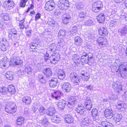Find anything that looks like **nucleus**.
<instances>
[{"label":"nucleus","mask_w":127,"mask_h":127,"mask_svg":"<svg viewBox=\"0 0 127 127\" xmlns=\"http://www.w3.org/2000/svg\"><path fill=\"white\" fill-rule=\"evenodd\" d=\"M111 69L116 74L118 73V76H121L122 78L125 79L127 77V62H122L119 66L113 65Z\"/></svg>","instance_id":"obj_1"},{"label":"nucleus","mask_w":127,"mask_h":127,"mask_svg":"<svg viewBox=\"0 0 127 127\" xmlns=\"http://www.w3.org/2000/svg\"><path fill=\"white\" fill-rule=\"evenodd\" d=\"M17 110V107L15 104L11 101L7 102L5 107V110L9 113H15Z\"/></svg>","instance_id":"obj_2"},{"label":"nucleus","mask_w":127,"mask_h":127,"mask_svg":"<svg viewBox=\"0 0 127 127\" xmlns=\"http://www.w3.org/2000/svg\"><path fill=\"white\" fill-rule=\"evenodd\" d=\"M60 59V55L58 53H54L50 57V63L54 64L57 63Z\"/></svg>","instance_id":"obj_3"},{"label":"nucleus","mask_w":127,"mask_h":127,"mask_svg":"<svg viewBox=\"0 0 127 127\" xmlns=\"http://www.w3.org/2000/svg\"><path fill=\"white\" fill-rule=\"evenodd\" d=\"M56 5L53 0H51L45 3V9L48 11H51L55 7Z\"/></svg>","instance_id":"obj_4"},{"label":"nucleus","mask_w":127,"mask_h":127,"mask_svg":"<svg viewBox=\"0 0 127 127\" xmlns=\"http://www.w3.org/2000/svg\"><path fill=\"white\" fill-rule=\"evenodd\" d=\"M23 61L19 57H14L11 58L10 61V64L12 65H16L22 64Z\"/></svg>","instance_id":"obj_5"},{"label":"nucleus","mask_w":127,"mask_h":127,"mask_svg":"<svg viewBox=\"0 0 127 127\" xmlns=\"http://www.w3.org/2000/svg\"><path fill=\"white\" fill-rule=\"evenodd\" d=\"M70 77L72 82L76 85L80 82V78L78 75L75 72L71 73L70 74Z\"/></svg>","instance_id":"obj_6"},{"label":"nucleus","mask_w":127,"mask_h":127,"mask_svg":"<svg viewBox=\"0 0 127 127\" xmlns=\"http://www.w3.org/2000/svg\"><path fill=\"white\" fill-rule=\"evenodd\" d=\"M15 5L13 1L12 0H6L3 3L4 6L6 9L11 10L12 9Z\"/></svg>","instance_id":"obj_7"},{"label":"nucleus","mask_w":127,"mask_h":127,"mask_svg":"<svg viewBox=\"0 0 127 127\" xmlns=\"http://www.w3.org/2000/svg\"><path fill=\"white\" fill-rule=\"evenodd\" d=\"M99 116V114L96 108L93 109L92 111V116L94 121L98 122L100 120Z\"/></svg>","instance_id":"obj_8"},{"label":"nucleus","mask_w":127,"mask_h":127,"mask_svg":"<svg viewBox=\"0 0 127 127\" xmlns=\"http://www.w3.org/2000/svg\"><path fill=\"white\" fill-rule=\"evenodd\" d=\"M78 103L77 97L73 96L70 97L68 104V106L69 108H71L74 105Z\"/></svg>","instance_id":"obj_9"},{"label":"nucleus","mask_w":127,"mask_h":127,"mask_svg":"<svg viewBox=\"0 0 127 127\" xmlns=\"http://www.w3.org/2000/svg\"><path fill=\"white\" fill-rule=\"evenodd\" d=\"M91 122L89 118H85L83 120L81 126L82 127H89V125L91 124Z\"/></svg>","instance_id":"obj_10"},{"label":"nucleus","mask_w":127,"mask_h":127,"mask_svg":"<svg viewBox=\"0 0 127 127\" xmlns=\"http://www.w3.org/2000/svg\"><path fill=\"white\" fill-rule=\"evenodd\" d=\"M71 16L68 13H65L62 16V21L64 24H67L70 21Z\"/></svg>","instance_id":"obj_11"},{"label":"nucleus","mask_w":127,"mask_h":127,"mask_svg":"<svg viewBox=\"0 0 127 127\" xmlns=\"http://www.w3.org/2000/svg\"><path fill=\"white\" fill-rule=\"evenodd\" d=\"M104 115L107 119H111L114 115L113 111L109 109H106L104 111Z\"/></svg>","instance_id":"obj_12"},{"label":"nucleus","mask_w":127,"mask_h":127,"mask_svg":"<svg viewBox=\"0 0 127 127\" xmlns=\"http://www.w3.org/2000/svg\"><path fill=\"white\" fill-rule=\"evenodd\" d=\"M76 110L78 113L80 114H85L86 112L85 108L82 105L79 104Z\"/></svg>","instance_id":"obj_13"},{"label":"nucleus","mask_w":127,"mask_h":127,"mask_svg":"<svg viewBox=\"0 0 127 127\" xmlns=\"http://www.w3.org/2000/svg\"><path fill=\"white\" fill-rule=\"evenodd\" d=\"M97 41L99 43V44L103 46H106L107 44V42L106 39L103 37H100L97 39Z\"/></svg>","instance_id":"obj_14"},{"label":"nucleus","mask_w":127,"mask_h":127,"mask_svg":"<svg viewBox=\"0 0 127 127\" xmlns=\"http://www.w3.org/2000/svg\"><path fill=\"white\" fill-rule=\"evenodd\" d=\"M71 86L68 83H64L62 85V88L64 91L69 92L71 89Z\"/></svg>","instance_id":"obj_15"},{"label":"nucleus","mask_w":127,"mask_h":127,"mask_svg":"<svg viewBox=\"0 0 127 127\" xmlns=\"http://www.w3.org/2000/svg\"><path fill=\"white\" fill-rule=\"evenodd\" d=\"M58 79L57 78H53L52 79L49 81V84L51 87L56 88L57 86Z\"/></svg>","instance_id":"obj_16"},{"label":"nucleus","mask_w":127,"mask_h":127,"mask_svg":"<svg viewBox=\"0 0 127 127\" xmlns=\"http://www.w3.org/2000/svg\"><path fill=\"white\" fill-rule=\"evenodd\" d=\"M55 112V109L54 105H51L46 112L47 115L50 116H52Z\"/></svg>","instance_id":"obj_17"},{"label":"nucleus","mask_w":127,"mask_h":127,"mask_svg":"<svg viewBox=\"0 0 127 127\" xmlns=\"http://www.w3.org/2000/svg\"><path fill=\"white\" fill-rule=\"evenodd\" d=\"M66 104V101L62 99L60 100L57 104L60 110H63Z\"/></svg>","instance_id":"obj_18"},{"label":"nucleus","mask_w":127,"mask_h":127,"mask_svg":"<svg viewBox=\"0 0 127 127\" xmlns=\"http://www.w3.org/2000/svg\"><path fill=\"white\" fill-rule=\"evenodd\" d=\"M99 34L101 36H106L108 34V32L107 30L103 27H100L98 30Z\"/></svg>","instance_id":"obj_19"},{"label":"nucleus","mask_w":127,"mask_h":127,"mask_svg":"<svg viewBox=\"0 0 127 127\" xmlns=\"http://www.w3.org/2000/svg\"><path fill=\"white\" fill-rule=\"evenodd\" d=\"M112 87L115 90V91L117 92L120 93L122 90V86L117 84V83H114Z\"/></svg>","instance_id":"obj_20"},{"label":"nucleus","mask_w":127,"mask_h":127,"mask_svg":"<svg viewBox=\"0 0 127 127\" xmlns=\"http://www.w3.org/2000/svg\"><path fill=\"white\" fill-rule=\"evenodd\" d=\"M8 59L6 57L3 58L0 61V66L1 68H3L5 67L7 64Z\"/></svg>","instance_id":"obj_21"},{"label":"nucleus","mask_w":127,"mask_h":127,"mask_svg":"<svg viewBox=\"0 0 127 127\" xmlns=\"http://www.w3.org/2000/svg\"><path fill=\"white\" fill-rule=\"evenodd\" d=\"M63 95L59 91H56L52 94V96L56 99H59L60 97Z\"/></svg>","instance_id":"obj_22"},{"label":"nucleus","mask_w":127,"mask_h":127,"mask_svg":"<svg viewBox=\"0 0 127 127\" xmlns=\"http://www.w3.org/2000/svg\"><path fill=\"white\" fill-rule=\"evenodd\" d=\"M116 107L119 109L123 108L126 109L127 108L126 104L123 103V101L120 100L118 101L116 104Z\"/></svg>","instance_id":"obj_23"},{"label":"nucleus","mask_w":127,"mask_h":127,"mask_svg":"<svg viewBox=\"0 0 127 127\" xmlns=\"http://www.w3.org/2000/svg\"><path fill=\"white\" fill-rule=\"evenodd\" d=\"M57 75L58 78L61 80L64 79L65 76L64 71L62 69L59 70Z\"/></svg>","instance_id":"obj_24"},{"label":"nucleus","mask_w":127,"mask_h":127,"mask_svg":"<svg viewBox=\"0 0 127 127\" xmlns=\"http://www.w3.org/2000/svg\"><path fill=\"white\" fill-rule=\"evenodd\" d=\"M98 22L100 23H103L105 20V16L103 14L101 13L97 17Z\"/></svg>","instance_id":"obj_25"},{"label":"nucleus","mask_w":127,"mask_h":127,"mask_svg":"<svg viewBox=\"0 0 127 127\" xmlns=\"http://www.w3.org/2000/svg\"><path fill=\"white\" fill-rule=\"evenodd\" d=\"M89 59L88 57L87 56V54L85 53H84L83 55L81 56L80 60L82 63L85 64L88 63Z\"/></svg>","instance_id":"obj_26"},{"label":"nucleus","mask_w":127,"mask_h":127,"mask_svg":"<svg viewBox=\"0 0 127 127\" xmlns=\"http://www.w3.org/2000/svg\"><path fill=\"white\" fill-rule=\"evenodd\" d=\"M74 40L75 44L78 46H80L83 43L82 39L79 36L76 37L75 38Z\"/></svg>","instance_id":"obj_27"},{"label":"nucleus","mask_w":127,"mask_h":127,"mask_svg":"<svg viewBox=\"0 0 127 127\" xmlns=\"http://www.w3.org/2000/svg\"><path fill=\"white\" fill-rule=\"evenodd\" d=\"M65 122L68 124L71 123L73 121V118L70 114L67 115L65 116Z\"/></svg>","instance_id":"obj_28"},{"label":"nucleus","mask_w":127,"mask_h":127,"mask_svg":"<svg viewBox=\"0 0 127 127\" xmlns=\"http://www.w3.org/2000/svg\"><path fill=\"white\" fill-rule=\"evenodd\" d=\"M22 100L23 102L26 105L29 104L31 102V98L29 96H26L23 97Z\"/></svg>","instance_id":"obj_29"},{"label":"nucleus","mask_w":127,"mask_h":127,"mask_svg":"<svg viewBox=\"0 0 127 127\" xmlns=\"http://www.w3.org/2000/svg\"><path fill=\"white\" fill-rule=\"evenodd\" d=\"M43 73L48 78L50 77L52 74V71L49 68L44 69L43 71Z\"/></svg>","instance_id":"obj_30"},{"label":"nucleus","mask_w":127,"mask_h":127,"mask_svg":"<svg viewBox=\"0 0 127 127\" xmlns=\"http://www.w3.org/2000/svg\"><path fill=\"white\" fill-rule=\"evenodd\" d=\"M118 32L120 33L122 35H124L127 33V25H125L123 28H120L118 30Z\"/></svg>","instance_id":"obj_31"},{"label":"nucleus","mask_w":127,"mask_h":127,"mask_svg":"<svg viewBox=\"0 0 127 127\" xmlns=\"http://www.w3.org/2000/svg\"><path fill=\"white\" fill-rule=\"evenodd\" d=\"M38 80L40 82L43 84H45L46 82V80L43 74H39L38 77Z\"/></svg>","instance_id":"obj_32"},{"label":"nucleus","mask_w":127,"mask_h":127,"mask_svg":"<svg viewBox=\"0 0 127 127\" xmlns=\"http://www.w3.org/2000/svg\"><path fill=\"white\" fill-rule=\"evenodd\" d=\"M40 123L45 127H47L49 124L48 120L46 118L42 119L40 121Z\"/></svg>","instance_id":"obj_33"},{"label":"nucleus","mask_w":127,"mask_h":127,"mask_svg":"<svg viewBox=\"0 0 127 127\" xmlns=\"http://www.w3.org/2000/svg\"><path fill=\"white\" fill-rule=\"evenodd\" d=\"M92 6L97 7L101 8L103 6L101 1H98L96 2H94L93 3Z\"/></svg>","instance_id":"obj_34"},{"label":"nucleus","mask_w":127,"mask_h":127,"mask_svg":"<svg viewBox=\"0 0 127 127\" xmlns=\"http://www.w3.org/2000/svg\"><path fill=\"white\" fill-rule=\"evenodd\" d=\"M122 118V116L121 114H117L114 115L113 119L116 122H118L121 120Z\"/></svg>","instance_id":"obj_35"},{"label":"nucleus","mask_w":127,"mask_h":127,"mask_svg":"<svg viewBox=\"0 0 127 127\" xmlns=\"http://www.w3.org/2000/svg\"><path fill=\"white\" fill-rule=\"evenodd\" d=\"M0 92L3 95H5L8 93V90L6 87H3L0 88Z\"/></svg>","instance_id":"obj_36"},{"label":"nucleus","mask_w":127,"mask_h":127,"mask_svg":"<svg viewBox=\"0 0 127 127\" xmlns=\"http://www.w3.org/2000/svg\"><path fill=\"white\" fill-rule=\"evenodd\" d=\"M82 72L81 75L83 76L82 79L85 81H87L90 78V75L88 73H83Z\"/></svg>","instance_id":"obj_37"},{"label":"nucleus","mask_w":127,"mask_h":127,"mask_svg":"<svg viewBox=\"0 0 127 127\" xmlns=\"http://www.w3.org/2000/svg\"><path fill=\"white\" fill-rule=\"evenodd\" d=\"M64 0H60L58 3V6L61 9H63L65 8V5H64Z\"/></svg>","instance_id":"obj_38"},{"label":"nucleus","mask_w":127,"mask_h":127,"mask_svg":"<svg viewBox=\"0 0 127 127\" xmlns=\"http://www.w3.org/2000/svg\"><path fill=\"white\" fill-rule=\"evenodd\" d=\"M0 16L1 19L3 20L7 21L10 19L9 16L8 14L2 13Z\"/></svg>","instance_id":"obj_39"},{"label":"nucleus","mask_w":127,"mask_h":127,"mask_svg":"<svg viewBox=\"0 0 127 127\" xmlns=\"http://www.w3.org/2000/svg\"><path fill=\"white\" fill-rule=\"evenodd\" d=\"M7 88L8 90V92L11 93L12 94L13 93L16 91L14 86L12 85H9Z\"/></svg>","instance_id":"obj_40"},{"label":"nucleus","mask_w":127,"mask_h":127,"mask_svg":"<svg viewBox=\"0 0 127 127\" xmlns=\"http://www.w3.org/2000/svg\"><path fill=\"white\" fill-rule=\"evenodd\" d=\"M66 31L64 29L61 30H60L58 33V36L59 37H63L66 34Z\"/></svg>","instance_id":"obj_41"},{"label":"nucleus","mask_w":127,"mask_h":127,"mask_svg":"<svg viewBox=\"0 0 127 127\" xmlns=\"http://www.w3.org/2000/svg\"><path fill=\"white\" fill-rule=\"evenodd\" d=\"M118 23L117 20H113L110 22L109 26L110 27H115L117 25Z\"/></svg>","instance_id":"obj_42"},{"label":"nucleus","mask_w":127,"mask_h":127,"mask_svg":"<svg viewBox=\"0 0 127 127\" xmlns=\"http://www.w3.org/2000/svg\"><path fill=\"white\" fill-rule=\"evenodd\" d=\"M24 121V118L20 116L18 118L16 124L18 125H21L23 123Z\"/></svg>","instance_id":"obj_43"},{"label":"nucleus","mask_w":127,"mask_h":127,"mask_svg":"<svg viewBox=\"0 0 127 127\" xmlns=\"http://www.w3.org/2000/svg\"><path fill=\"white\" fill-rule=\"evenodd\" d=\"M13 75L12 74V72L9 71L7 72L6 76V78L10 80H12L13 79Z\"/></svg>","instance_id":"obj_44"},{"label":"nucleus","mask_w":127,"mask_h":127,"mask_svg":"<svg viewBox=\"0 0 127 127\" xmlns=\"http://www.w3.org/2000/svg\"><path fill=\"white\" fill-rule=\"evenodd\" d=\"M72 59L74 61H76L78 63L80 62L79 60L80 59V56L77 54H74L72 55Z\"/></svg>","instance_id":"obj_45"},{"label":"nucleus","mask_w":127,"mask_h":127,"mask_svg":"<svg viewBox=\"0 0 127 127\" xmlns=\"http://www.w3.org/2000/svg\"><path fill=\"white\" fill-rule=\"evenodd\" d=\"M47 23L49 25L52 27L54 26L55 24V21L51 18L48 19V21H47Z\"/></svg>","instance_id":"obj_46"},{"label":"nucleus","mask_w":127,"mask_h":127,"mask_svg":"<svg viewBox=\"0 0 127 127\" xmlns=\"http://www.w3.org/2000/svg\"><path fill=\"white\" fill-rule=\"evenodd\" d=\"M6 25L5 23L0 20V30L5 29L6 28Z\"/></svg>","instance_id":"obj_47"},{"label":"nucleus","mask_w":127,"mask_h":127,"mask_svg":"<svg viewBox=\"0 0 127 127\" xmlns=\"http://www.w3.org/2000/svg\"><path fill=\"white\" fill-rule=\"evenodd\" d=\"M92 101L91 100L90 98L89 97H86V98L84 100V105L92 104Z\"/></svg>","instance_id":"obj_48"},{"label":"nucleus","mask_w":127,"mask_h":127,"mask_svg":"<svg viewBox=\"0 0 127 127\" xmlns=\"http://www.w3.org/2000/svg\"><path fill=\"white\" fill-rule=\"evenodd\" d=\"M57 49V48L55 44H51L49 48V50L53 52H54Z\"/></svg>","instance_id":"obj_49"},{"label":"nucleus","mask_w":127,"mask_h":127,"mask_svg":"<svg viewBox=\"0 0 127 127\" xmlns=\"http://www.w3.org/2000/svg\"><path fill=\"white\" fill-rule=\"evenodd\" d=\"M44 57L45 60L46 62L47 63H49L50 62V57H49V55L46 53L44 55Z\"/></svg>","instance_id":"obj_50"},{"label":"nucleus","mask_w":127,"mask_h":127,"mask_svg":"<svg viewBox=\"0 0 127 127\" xmlns=\"http://www.w3.org/2000/svg\"><path fill=\"white\" fill-rule=\"evenodd\" d=\"M25 70L26 72L28 74H30L32 71V69L31 68V67L28 65L26 66L25 68Z\"/></svg>","instance_id":"obj_51"},{"label":"nucleus","mask_w":127,"mask_h":127,"mask_svg":"<svg viewBox=\"0 0 127 127\" xmlns=\"http://www.w3.org/2000/svg\"><path fill=\"white\" fill-rule=\"evenodd\" d=\"M59 120L60 119L58 118V117L57 116H56L52 117V121L53 122L57 123L59 122L60 121Z\"/></svg>","instance_id":"obj_52"},{"label":"nucleus","mask_w":127,"mask_h":127,"mask_svg":"<svg viewBox=\"0 0 127 127\" xmlns=\"http://www.w3.org/2000/svg\"><path fill=\"white\" fill-rule=\"evenodd\" d=\"M9 45H0V47L1 50L3 51H5L7 49H8Z\"/></svg>","instance_id":"obj_53"},{"label":"nucleus","mask_w":127,"mask_h":127,"mask_svg":"<svg viewBox=\"0 0 127 127\" xmlns=\"http://www.w3.org/2000/svg\"><path fill=\"white\" fill-rule=\"evenodd\" d=\"M0 44L6 45H9L8 42L6 41L5 38H3L0 41Z\"/></svg>","instance_id":"obj_54"},{"label":"nucleus","mask_w":127,"mask_h":127,"mask_svg":"<svg viewBox=\"0 0 127 127\" xmlns=\"http://www.w3.org/2000/svg\"><path fill=\"white\" fill-rule=\"evenodd\" d=\"M28 0H21L20 6L21 7H24L26 5V3L27 2Z\"/></svg>","instance_id":"obj_55"},{"label":"nucleus","mask_w":127,"mask_h":127,"mask_svg":"<svg viewBox=\"0 0 127 127\" xmlns=\"http://www.w3.org/2000/svg\"><path fill=\"white\" fill-rule=\"evenodd\" d=\"M101 8H99L97 7H95L92 6V11L95 12L97 13L99 12L101 9Z\"/></svg>","instance_id":"obj_56"},{"label":"nucleus","mask_w":127,"mask_h":127,"mask_svg":"<svg viewBox=\"0 0 127 127\" xmlns=\"http://www.w3.org/2000/svg\"><path fill=\"white\" fill-rule=\"evenodd\" d=\"M94 22L91 20H89L85 22V24L88 26H91L94 24Z\"/></svg>","instance_id":"obj_57"},{"label":"nucleus","mask_w":127,"mask_h":127,"mask_svg":"<svg viewBox=\"0 0 127 127\" xmlns=\"http://www.w3.org/2000/svg\"><path fill=\"white\" fill-rule=\"evenodd\" d=\"M86 12H83L79 13V16L81 18H84L86 15Z\"/></svg>","instance_id":"obj_58"},{"label":"nucleus","mask_w":127,"mask_h":127,"mask_svg":"<svg viewBox=\"0 0 127 127\" xmlns=\"http://www.w3.org/2000/svg\"><path fill=\"white\" fill-rule=\"evenodd\" d=\"M53 12L55 15L58 16L60 15L61 13V12L59 9L55 10Z\"/></svg>","instance_id":"obj_59"},{"label":"nucleus","mask_w":127,"mask_h":127,"mask_svg":"<svg viewBox=\"0 0 127 127\" xmlns=\"http://www.w3.org/2000/svg\"><path fill=\"white\" fill-rule=\"evenodd\" d=\"M109 97L111 100H114L117 99L118 98L117 95L115 94L111 95V96H109Z\"/></svg>","instance_id":"obj_60"},{"label":"nucleus","mask_w":127,"mask_h":127,"mask_svg":"<svg viewBox=\"0 0 127 127\" xmlns=\"http://www.w3.org/2000/svg\"><path fill=\"white\" fill-rule=\"evenodd\" d=\"M45 109L44 107L43 106L41 107L39 109V111L41 115L43 114L44 113V111Z\"/></svg>","instance_id":"obj_61"},{"label":"nucleus","mask_w":127,"mask_h":127,"mask_svg":"<svg viewBox=\"0 0 127 127\" xmlns=\"http://www.w3.org/2000/svg\"><path fill=\"white\" fill-rule=\"evenodd\" d=\"M64 44L65 43L58 42L57 44L58 48H59V49H62L63 48V47Z\"/></svg>","instance_id":"obj_62"},{"label":"nucleus","mask_w":127,"mask_h":127,"mask_svg":"<svg viewBox=\"0 0 127 127\" xmlns=\"http://www.w3.org/2000/svg\"><path fill=\"white\" fill-rule=\"evenodd\" d=\"M24 21H25L24 19L20 21V22L21 23H20L19 24V27L21 29H23L24 28V26L23 24V23Z\"/></svg>","instance_id":"obj_63"},{"label":"nucleus","mask_w":127,"mask_h":127,"mask_svg":"<svg viewBox=\"0 0 127 127\" xmlns=\"http://www.w3.org/2000/svg\"><path fill=\"white\" fill-rule=\"evenodd\" d=\"M85 88H86L87 90L91 91L93 90V87L92 85H87Z\"/></svg>","instance_id":"obj_64"}]
</instances>
